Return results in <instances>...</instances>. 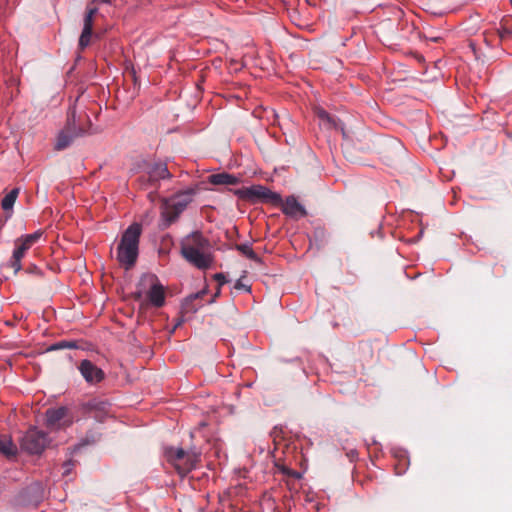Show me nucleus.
<instances>
[{
  "instance_id": "obj_1",
  "label": "nucleus",
  "mask_w": 512,
  "mask_h": 512,
  "mask_svg": "<svg viewBox=\"0 0 512 512\" xmlns=\"http://www.w3.org/2000/svg\"><path fill=\"white\" fill-rule=\"evenodd\" d=\"M85 109L86 105L80 101V98H74L68 108L66 126L59 134L56 142L55 148L57 150L67 148L76 138L87 133L84 127V124L88 122Z\"/></svg>"
},
{
  "instance_id": "obj_2",
  "label": "nucleus",
  "mask_w": 512,
  "mask_h": 512,
  "mask_svg": "<svg viewBox=\"0 0 512 512\" xmlns=\"http://www.w3.org/2000/svg\"><path fill=\"white\" fill-rule=\"evenodd\" d=\"M208 246V240L196 231L182 240L181 254L187 262L198 269H207L212 264L211 256L206 253Z\"/></svg>"
},
{
  "instance_id": "obj_3",
  "label": "nucleus",
  "mask_w": 512,
  "mask_h": 512,
  "mask_svg": "<svg viewBox=\"0 0 512 512\" xmlns=\"http://www.w3.org/2000/svg\"><path fill=\"white\" fill-rule=\"evenodd\" d=\"M142 233V226L139 223H132L122 234L117 246V260L126 269L132 268L137 260L139 252V240Z\"/></svg>"
},
{
  "instance_id": "obj_4",
  "label": "nucleus",
  "mask_w": 512,
  "mask_h": 512,
  "mask_svg": "<svg viewBox=\"0 0 512 512\" xmlns=\"http://www.w3.org/2000/svg\"><path fill=\"white\" fill-rule=\"evenodd\" d=\"M165 455L170 464L174 466L179 475L185 476L194 469L200 460L197 452H186L182 448L168 447Z\"/></svg>"
},
{
  "instance_id": "obj_5",
  "label": "nucleus",
  "mask_w": 512,
  "mask_h": 512,
  "mask_svg": "<svg viewBox=\"0 0 512 512\" xmlns=\"http://www.w3.org/2000/svg\"><path fill=\"white\" fill-rule=\"evenodd\" d=\"M194 191L192 189L180 192L169 200H165L161 215L165 219L167 225L177 220L179 215L192 202Z\"/></svg>"
},
{
  "instance_id": "obj_6",
  "label": "nucleus",
  "mask_w": 512,
  "mask_h": 512,
  "mask_svg": "<svg viewBox=\"0 0 512 512\" xmlns=\"http://www.w3.org/2000/svg\"><path fill=\"white\" fill-rule=\"evenodd\" d=\"M42 232L36 231L32 234L24 235L15 241V250L10 259V267L17 274L21 270V260L26 252L41 238Z\"/></svg>"
},
{
  "instance_id": "obj_7",
  "label": "nucleus",
  "mask_w": 512,
  "mask_h": 512,
  "mask_svg": "<svg viewBox=\"0 0 512 512\" xmlns=\"http://www.w3.org/2000/svg\"><path fill=\"white\" fill-rule=\"evenodd\" d=\"M48 436L37 428L29 429L21 439L22 450L29 454H40L48 445Z\"/></svg>"
},
{
  "instance_id": "obj_8",
  "label": "nucleus",
  "mask_w": 512,
  "mask_h": 512,
  "mask_svg": "<svg viewBox=\"0 0 512 512\" xmlns=\"http://www.w3.org/2000/svg\"><path fill=\"white\" fill-rule=\"evenodd\" d=\"M345 152L354 147L360 151H368L371 148V135L366 129L356 131H342Z\"/></svg>"
},
{
  "instance_id": "obj_9",
  "label": "nucleus",
  "mask_w": 512,
  "mask_h": 512,
  "mask_svg": "<svg viewBox=\"0 0 512 512\" xmlns=\"http://www.w3.org/2000/svg\"><path fill=\"white\" fill-rule=\"evenodd\" d=\"M109 403L99 399H91L80 404L79 410L86 418L103 422L109 414Z\"/></svg>"
},
{
  "instance_id": "obj_10",
  "label": "nucleus",
  "mask_w": 512,
  "mask_h": 512,
  "mask_svg": "<svg viewBox=\"0 0 512 512\" xmlns=\"http://www.w3.org/2000/svg\"><path fill=\"white\" fill-rule=\"evenodd\" d=\"M150 283V288L146 293L147 307L149 305L160 308L165 304V290L155 275H146L141 282Z\"/></svg>"
},
{
  "instance_id": "obj_11",
  "label": "nucleus",
  "mask_w": 512,
  "mask_h": 512,
  "mask_svg": "<svg viewBox=\"0 0 512 512\" xmlns=\"http://www.w3.org/2000/svg\"><path fill=\"white\" fill-rule=\"evenodd\" d=\"M78 370L90 385H97L105 379V372L88 359L80 361Z\"/></svg>"
},
{
  "instance_id": "obj_12",
  "label": "nucleus",
  "mask_w": 512,
  "mask_h": 512,
  "mask_svg": "<svg viewBox=\"0 0 512 512\" xmlns=\"http://www.w3.org/2000/svg\"><path fill=\"white\" fill-rule=\"evenodd\" d=\"M171 177L170 172L166 164L164 163H155L148 169V184L150 186H155L156 183L161 179H168Z\"/></svg>"
},
{
  "instance_id": "obj_13",
  "label": "nucleus",
  "mask_w": 512,
  "mask_h": 512,
  "mask_svg": "<svg viewBox=\"0 0 512 512\" xmlns=\"http://www.w3.org/2000/svg\"><path fill=\"white\" fill-rule=\"evenodd\" d=\"M66 415L67 409L65 407L48 409L46 411V426L51 430L58 429Z\"/></svg>"
},
{
  "instance_id": "obj_14",
  "label": "nucleus",
  "mask_w": 512,
  "mask_h": 512,
  "mask_svg": "<svg viewBox=\"0 0 512 512\" xmlns=\"http://www.w3.org/2000/svg\"><path fill=\"white\" fill-rule=\"evenodd\" d=\"M282 206L283 212L292 218L297 219L306 215L305 208L293 196L288 197Z\"/></svg>"
},
{
  "instance_id": "obj_15",
  "label": "nucleus",
  "mask_w": 512,
  "mask_h": 512,
  "mask_svg": "<svg viewBox=\"0 0 512 512\" xmlns=\"http://www.w3.org/2000/svg\"><path fill=\"white\" fill-rule=\"evenodd\" d=\"M258 200L271 204H279L281 202V197L279 194L269 190L268 188L258 185Z\"/></svg>"
},
{
  "instance_id": "obj_16",
  "label": "nucleus",
  "mask_w": 512,
  "mask_h": 512,
  "mask_svg": "<svg viewBox=\"0 0 512 512\" xmlns=\"http://www.w3.org/2000/svg\"><path fill=\"white\" fill-rule=\"evenodd\" d=\"M209 182L213 185H234L238 179L228 173H218L210 175Z\"/></svg>"
},
{
  "instance_id": "obj_17",
  "label": "nucleus",
  "mask_w": 512,
  "mask_h": 512,
  "mask_svg": "<svg viewBox=\"0 0 512 512\" xmlns=\"http://www.w3.org/2000/svg\"><path fill=\"white\" fill-rule=\"evenodd\" d=\"M500 40H506L512 36V16H505L500 22V27L497 29Z\"/></svg>"
},
{
  "instance_id": "obj_18",
  "label": "nucleus",
  "mask_w": 512,
  "mask_h": 512,
  "mask_svg": "<svg viewBox=\"0 0 512 512\" xmlns=\"http://www.w3.org/2000/svg\"><path fill=\"white\" fill-rule=\"evenodd\" d=\"M0 452L11 458L17 454V446L6 436L0 437Z\"/></svg>"
},
{
  "instance_id": "obj_19",
  "label": "nucleus",
  "mask_w": 512,
  "mask_h": 512,
  "mask_svg": "<svg viewBox=\"0 0 512 512\" xmlns=\"http://www.w3.org/2000/svg\"><path fill=\"white\" fill-rule=\"evenodd\" d=\"M26 492L34 495V498L30 501L34 505H37L44 497V489L41 483L30 485Z\"/></svg>"
},
{
  "instance_id": "obj_20",
  "label": "nucleus",
  "mask_w": 512,
  "mask_h": 512,
  "mask_svg": "<svg viewBox=\"0 0 512 512\" xmlns=\"http://www.w3.org/2000/svg\"><path fill=\"white\" fill-rule=\"evenodd\" d=\"M19 194V189L14 188L12 189L1 201L2 209L7 211L12 209L17 197Z\"/></svg>"
},
{
  "instance_id": "obj_21",
  "label": "nucleus",
  "mask_w": 512,
  "mask_h": 512,
  "mask_svg": "<svg viewBox=\"0 0 512 512\" xmlns=\"http://www.w3.org/2000/svg\"><path fill=\"white\" fill-rule=\"evenodd\" d=\"M78 348L77 342L72 340H61L49 346L47 351H57L62 349H76Z\"/></svg>"
},
{
  "instance_id": "obj_22",
  "label": "nucleus",
  "mask_w": 512,
  "mask_h": 512,
  "mask_svg": "<svg viewBox=\"0 0 512 512\" xmlns=\"http://www.w3.org/2000/svg\"><path fill=\"white\" fill-rule=\"evenodd\" d=\"M234 289L237 291L252 292V284L248 282L245 275L241 276L234 284Z\"/></svg>"
},
{
  "instance_id": "obj_23",
  "label": "nucleus",
  "mask_w": 512,
  "mask_h": 512,
  "mask_svg": "<svg viewBox=\"0 0 512 512\" xmlns=\"http://www.w3.org/2000/svg\"><path fill=\"white\" fill-rule=\"evenodd\" d=\"M238 194L240 198L254 202L256 200V187L251 186L249 189L239 190Z\"/></svg>"
},
{
  "instance_id": "obj_24",
  "label": "nucleus",
  "mask_w": 512,
  "mask_h": 512,
  "mask_svg": "<svg viewBox=\"0 0 512 512\" xmlns=\"http://www.w3.org/2000/svg\"><path fill=\"white\" fill-rule=\"evenodd\" d=\"M237 249L243 255H245L246 257H248L250 259H255L256 258V255H255V253L253 251V248H252L251 244H248V243L239 244V245H237Z\"/></svg>"
},
{
  "instance_id": "obj_25",
  "label": "nucleus",
  "mask_w": 512,
  "mask_h": 512,
  "mask_svg": "<svg viewBox=\"0 0 512 512\" xmlns=\"http://www.w3.org/2000/svg\"><path fill=\"white\" fill-rule=\"evenodd\" d=\"M91 35H92V31L87 32L86 30L83 29L82 33L80 35V38H79V46L82 48L87 47L90 43Z\"/></svg>"
},
{
  "instance_id": "obj_26",
  "label": "nucleus",
  "mask_w": 512,
  "mask_h": 512,
  "mask_svg": "<svg viewBox=\"0 0 512 512\" xmlns=\"http://www.w3.org/2000/svg\"><path fill=\"white\" fill-rule=\"evenodd\" d=\"M315 111V114L323 121H326L328 123H331L332 122V118L331 116L329 115V113L327 111H325L323 108L321 107H315L314 109Z\"/></svg>"
},
{
  "instance_id": "obj_27",
  "label": "nucleus",
  "mask_w": 512,
  "mask_h": 512,
  "mask_svg": "<svg viewBox=\"0 0 512 512\" xmlns=\"http://www.w3.org/2000/svg\"><path fill=\"white\" fill-rule=\"evenodd\" d=\"M133 298L135 301L139 302L141 309L147 308V301L143 298V291L137 290L133 293Z\"/></svg>"
},
{
  "instance_id": "obj_28",
  "label": "nucleus",
  "mask_w": 512,
  "mask_h": 512,
  "mask_svg": "<svg viewBox=\"0 0 512 512\" xmlns=\"http://www.w3.org/2000/svg\"><path fill=\"white\" fill-rule=\"evenodd\" d=\"M83 29L88 31H93V18L91 16L85 15Z\"/></svg>"
},
{
  "instance_id": "obj_29",
  "label": "nucleus",
  "mask_w": 512,
  "mask_h": 512,
  "mask_svg": "<svg viewBox=\"0 0 512 512\" xmlns=\"http://www.w3.org/2000/svg\"><path fill=\"white\" fill-rule=\"evenodd\" d=\"M214 279L218 282L219 286H222L223 284L230 281L224 273H216L214 275Z\"/></svg>"
},
{
  "instance_id": "obj_30",
  "label": "nucleus",
  "mask_w": 512,
  "mask_h": 512,
  "mask_svg": "<svg viewBox=\"0 0 512 512\" xmlns=\"http://www.w3.org/2000/svg\"><path fill=\"white\" fill-rule=\"evenodd\" d=\"M117 98L111 97V98H105V108L108 109L109 107L115 109V102Z\"/></svg>"
},
{
  "instance_id": "obj_31",
  "label": "nucleus",
  "mask_w": 512,
  "mask_h": 512,
  "mask_svg": "<svg viewBox=\"0 0 512 512\" xmlns=\"http://www.w3.org/2000/svg\"><path fill=\"white\" fill-rule=\"evenodd\" d=\"M98 8L97 7H87L86 15L91 16L94 18V16L97 14Z\"/></svg>"
},
{
  "instance_id": "obj_32",
  "label": "nucleus",
  "mask_w": 512,
  "mask_h": 512,
  "mask_svg": "<svg viewBox=\"0 0 512 512\" xmlns=\"http://www.w3.org/2000/svg\"><path fill=\"white\" fill-rule=\"evenodd\" d=\"M347 456L349 457V459H350L351 461H353V460H355V459L357 458V456H358V452H357V450L352 449V450H350L349 452H347Z\"/></svg>"
},
{
  "instance_id": "obj_33",
  "label": "nucleus",
  "mask_w": 512,
  "mask_h": 512,
  "mask_svg": "<svg viewBox=\"0 0 512 512\" xmlns=\"http://www.w3.org/2000/svg\"><path fill=\"white\" fill-rule=\"evenodd\" d=\"M205 294H206V290L204 289V290H202V291H200V292H198V293H196V294H194V295H191V297H190V298H191V299H199V298H203Z\"/></svg>"
},
{
  "instance_id": "obj_34",
  "label": "nucleus",
  "mask_w": 512,
  "mask_h": 512,
  "mask_svg": "<svg viewBox=\"0 0 512 512\" xmlns=\"http://www.w3.org/2000/svg\"><path fill=\"white\" fill-rule=\"evenodd\" d=\"M220 287H221V286H219V285H218V288H217V290H216V292H215V294H214L213 298L209 301V303H213V302L215 301L216 297H218V296L220 295V291H221V290H220Z\"/></svg>"
},
{
  "instance_id": "obj_35",
  "label": "nucleus",
  "mask_w": 512,
  "mask_h": 512,
  "mask_svg": "<svg viewBox=\"0 0 512 512\" xmlns=\"http://www.w3.org/2000/svg\"><path fill=\"white\" fill-rule=\"evenodd\" d=\"M65 471L63 474H68L70 472V462L64 464Z\"/></svg>"
},
{
  "instance_id": "obj_36",
  "label": "nucleus",
  "mask_w": 512,
  "mask_h": 512,
  "mask_svg": "<svg viewBox=\"0 0 512 512\" xmlns=\"http://www.w3.org/2000/svg\"><path fill=\"white\" fill-rule=\"evenodd\" d=\"M111 0H92L91 2L92 3H105V4H108L110 3Z\"/></svg>"
}]
</instances>
